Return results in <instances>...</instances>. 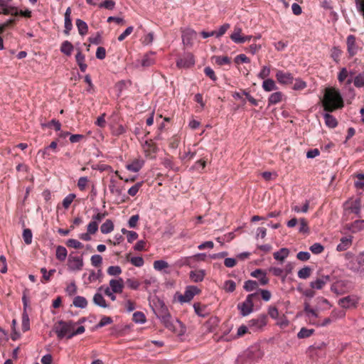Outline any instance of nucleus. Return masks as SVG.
<instances>
[{"label":"nucleus","mask_w":364,"mask_h":364,"mask_svg":"<svg viewBox=\"0 0 364 364\" xmlns=\"http://www.w3.org/2000/svg\"><path fill=\"white\" fill-rule=\"evenodd\" d=\"M154 314L164 324L166 328L176 334L183 336L186 332V326L178 318L173 319L164 301L159 297L153 299L150 303Z\"/></svg>","instance_id":"obj_1"},{"label":"nucleus","mask_w":364,"mask_h":364,"mask_svg":"<svg viewBox=\"0 0 364 364\" xmlns=\"http://www.w3.org/2000/svg\"><path fill=\"white\" fill-rule=\"evenodd\" d=\"M76 325H77V323L72 320H59L53 326V331L56 333L58 338L60 340L64 338L71 339L77 335L83 333L85 331L83 326H80L75 329Z\"/></svg>","instance_id":"obj_2"},{"label":"nucleus","mask_w":364,"mask_h":364,"mask_svg":"<svg viewBox=\"0 0 364 364\" xmlns=\"http://www.w3.org/2000/svg\"><path fill=\"white\" fill-rule=\"evenodd\" d=\"M323 109L332 112L343 107V97L338 90L327 89L323 100Z\"/></svg>","instance_id":"obj_3"},{"label":"nucleus","mask_w":364,"mask_h":364,"mask_svg":"<svg viewBox=\"0 0 364 364\" xmlns=\"http://www.w3.org/2000/svg\"><path fill=\"white\" fill-rule=\"evenodd\" d=\"M262 352L259 346H254L248 348L242 355L236 359V364H252L262 358Z\"/></svg>","instance_id":"obj_4"},{"label":"nucleus","mask_w":364,"mask_h":364,"mask_svg":"<svg viewBox=\"0 0 364 364\" xmlns=\"http://www.w3.org/2000/svg\"><path fill=\"white\" fill-rule=\"evenodd\" d=\"M258 297V293L255 292L247 296L245 301L237 304V309L240 311L242 316H247L253 311V299Z\"/></svg>","instance_id":"obj_5"},{"label":"nucleus","mask_w":364,"mask_h":364,"mask_svg":"<svg viewBox=\"0 0 364 364\" xmlns=\"http://www.w3.org/2000/svg\"><path fill=\"white\" fill-rule=\"evenodd\" d=\"M109 190L110 193L116 196V203L120 204L124 203L129 198L122 193L123 187L117 186V181L111 178L109 184Z\"/></svg>","instance_id":"obj_6"},{"label":"nucleus","mask_w":364,"mask_h":364,"mask_svg":"<svg viewBox=\"0 0 364 364\" xmlns=\"http://www.w3.org/2000/svg\"><path fill=\"white\" fill-rule=\"evenodd\" d=\"M267 323V316L264 314L259 315L257 318L248 321V327L253 332L262 330Z\"/></svg>","instance_id":"obj_7"},{"label":"nucleus","mask_w":364,"mask_h":364,"mask_svg":"<svg viewBox=\"0 0 364 364\" xmlns=\"http://www.w3.org/2000/svg\"><path fill=\"white\" fill-rule=\"evenodd\" d=\"M348 268L354 272L364 273V252H360L348 264Z\"/></svg>","instance_id":"obj_8"},{"label":"nucleus","mask_w":364,"mask_h":364,"mask_svg":"<svg viewBox=\"0 0 364 364\" xmlns=\"http://www.w3.org/2000/svg\"><path fill=\"white\" fill-rule=\"evenodd\" d=\"M200 290L196 286H188L184 294L178 296V301L181 303L189 302L196 294H198Z\"/></svg>","instance_id":"obj_9"},{"label":"nucleus","mask_w":364,"mask_h":364,"mask_svg":"<svg viewBox=\"0 0 364 364\" xmlns=\"http://www.w3.org/2000/svg\"><path fill=\"white\" fill-rule=\"evenodd\" d=\"M359 299L355 295H348L340 299L338 301V305L343 309L355 308L358 304Z\"/></svg>","instance_id":"obj_10"},{"label":"nucleus","mask_w":364,"mask_h":364,"mask_svg":"<svg viewBox=\"0 0 364 364\" xmlns=\"http://www.w3.org/2000/svg\"><path fill=\"white\" fill-rule=\"evenodd\" d=\"M195 64L194 56L191 53H187L183 57L176 60V66L178 68H189Z\"/></svg>","instance_id":"obj_11"},{"label":"nucleus","mask_w":364,"mask_h":364,"mask_svg":"<svg viewBox=\"0 0 364 364\" xmlns=\"http://www.w3.org/2000/svg\"><path fill=\"white\" fill-rule=\"evenodd\" d=\"M83 259L80 257H73L70 255L68 257V269L71 271L81 270L83 267Z\"/></svg>","instance_id":"obj_12"},{"label":"nucleus","mask_w":364,"mask_h":364,"mask_svg":"<svg viewBox=\"0 0 364 364\" xmlns=\"http://www.w3.org/2000/svg\"><path fill=\"white\" fill-rule=\"evenodd\" d=\"M277 81L280 84L289 85L291 84L294 80V76L291 73L288 72H284L282 70H278L275 75Z\"/></svg>","instance_id":"obj_13"},{"label":"nucleus","mask_w":364,"mask_h":364,"mask_svg":"<svg viewBox=\"0 0 364 364\" xmlns=\"http://www.w3.org/2000/svg\"><path fill=\"white\" fill-rule=\"evenodd\" d=\"M347 51L350 58L353 57L358 52V46L355 43V36L349 35L346 40Z\"/></svg>","instance_id":"obj_14"},{"label":"nucleus","mask_w":364,"mask_h":364,"mask_svg":"<svg viewBox=\"0 0 364 364\" xmlns=\"http://www.w3.org/2000/svg\"><path fill=\"white\" fill-rule=\"evenodd\" d=\"M196 32L191 28H187L182 32V41L185 45H192L193 41L196 38Z\"/></svg>","instance_id":"obj_15"},{"label":"nucleus","mask_w":364,"mask_h":364,"mask_svg":"<svg viewBox=\"0 0 364 364\" xmlns=\"http://www.w3.org/2000/svg\"><path fill=\"white\" fill-rule=\"evenodd\" d=\"M344 228L353 233L364 230V220H356L353 223L346 224Z\"/></svg>","instance_id":"obj_16"},{"label":"nucleus","mask_w":364,"mask_h":364,"mask_svg":"<svg viewBox=\"0 0 364 364\" xmlns=\"http://www.w3.org/2000/svg\"><path fill=\"white\" fill-rule=\"evenodd\" d=\"M330 280L331 277L329 275H323L321 278H317L315 281L311 282L310 287L311 289H321Z\"/></svg>","instance_id":"obj_17"},{"label":"nucleus","mask_w":364,"mask_h":364,"mask_svg":"<svg viewBox=\"0 0 364 364\" xmlns=\"http://www.w3.org/2000/svg\"><path fill=\"white\" fill-rule=\"evenodd\" d=\"M155 55L154 52H149L144 55L141 60V65L144 68H149L153 65L155 62V58L154 55Z\"/></svg>","instance_id":"obj_18"},{"label":"nucleus","mask_w":364,"mask_h":364,"mask_svg":"<svg viewBox=\"0 0 364 364\" xmlns=\"http://www.w3.org/2000/svg\"><path fill=\"white\" fill-rule=\"evenodd\" d=\"M353 237H343L340 240V243L336 247V250L338 252H343L349 248L352 245Z\"/></svg>","instance_id":"obj_19"},{"label":"nucleus","mask_w":364,"mask_h":364,"mask_svg":"<svg viewBox=\"0 0 364 364\" xmlns=\"http://www.w3.org/2000/svg\"><path fill=\"white\" fill-rule=\"evenodd\" d=\"M71 14V9L70 7H68L65 13V23H64V33L67 36L70 34V31L73 28V23H72V19L70 17Z\"/></svg>","instance_id":"obj_20"},{"label":"nucleus","mask_w":364,"mask_h":364,"mask_svg":"<svg viewBox=\"0 0 364 364\" xmlns=\"http://www.w3.org/2000/svg\"><path fill=\"white\" fill-rule=\"evenodd\" d=\"M109 286L114 293H122L124 288V281L121 277L118 279H111Z\"/></svg>","instance_id":"obj_21"},{"label":"nucleus","mask_w":364,"mask_h":364,"mask_svg":"<svg viewBox=\"0 0 364 364\" xmlns=\"http://www.w3.org/2000/svg\"><path fill=\"white\" fill-rule=\"evenodd\" d=\"M205 271L203 269L191 271L189 274L190 279L193 282H202L205 277Z\"/></svg>","instance_id":"obj_22"},{"label":"nucleus","mask_w":364,"mask_h":364,"mask_svg":"<svg viewBox=\"0 0 364 364\" xmlns=\"http://www.w3.org/2000/svg\"><path fill=\"white\" fill-rule=\"evenodd\" d=\"M144 166V161L138 159L134 160L131 164L126 165L127 170L132 172H138Z\"/></svg>","instance_id":"obj_23"},{"label":"nucleus","mask_w":364,"mask_h":364,"mask_svg":"<svg viewBox=\"0 0 364 364\" xmlns=\"http://www.w3.org/2000/svg\"><path fill=\"white\" fill-rule=\"evenodd\" d=\"M323 118L325 120L326 125L329 128H335L338 125L337 119L331 114L325 113L323 114Z\"/></svg>","instance_id":"obj_24"},{"label":"nucleus","mask_w":364,"mask_h":364,"mask_svg":"<svg viewBox=\"0 0 364 364\" xmlns=\"http://www.w3.org/2000/svg\"><path fill=\"white\" fill-rule=\"evenodd\" d=\"M76 26L77 28L79 34L82 36L87 34L88 31V26L85 21L83 20H81L80 18H77L75 21Z\"/></svg>","instance_id":"obj_25"},{"label":"nucleus","mask_w":364,"mask_h":364,"mask_svg":"<svg viewBox=\"0 0 364 364\" xmlns=\"http://www.w3.org/2000/svg\"><path fill=\"white\" fill-rule=\"evenodd\" d=\"M114 228L113 221L110 219H107L100 226V231L102 234H108L114 230Z\"/></svg>","instance_id":"obj_26"},{"label":"nucleus","mask_w":364,"mask_h":364,"mask_svg":"<svg viewBox=\"0 0 364 364\" xmlns=\"http://www.w3.org/2000/svg\"><path fill=\"white\" fill-rule=\"evenodd\" d=\"M73 49L74 47L73 44L68 41H65L62 43L60 50L63 54L70 56L71 55Z\"/></svg>","instance_id":"obj_27"},{"label":"nucleus","mask_w":364,"mask_h":364,"mask_svg":"<svg viewBox=\"0 0 364 364\" xmlns=\"http://www.w3.org/2000/svg\"><path fill=\"white\" fill-rule=\"evenodd\" d=\"M93 302L95 305L102 307V308H107L108 305L103 297L102 294L100 293L95 294L93 296Z\"/></svg>","instance_id":"obj_28"},{"label":"nucleus","mask_w":364,"mask_h":364,"mask_svg":"<svg viewBox=\"0 0 364 364\" xmlns=\"http://www.w3.org/2000/svg\"><path fill=\"white\" fill-rule=\"evenodd\" d=\"M262 88L266 92H271L277 90L275 82L270 78L266 79L262 82Z\"/></svg>","instance_id":"obj_29"},{"label":"nucleus","mask_w":364,"mask_h":364,"mask_svg":"<svg viewBox=\"0 0 364 364\" xmlns=\"http://www.w3.org/2000/svg\"><path fill=\"white\" fill-rule=\"evenodd\" d=\"M289 250L288 248L283 247L281 248L279 251L275 252L274 253V258L276 260L283 261L289 255Z\"/></svg>","instance_id":"obj_30"},{"label":"nucleus","mask_w":364,"mask_h":364,"mask_svg":"<svg viewBox=\"0 0 364 364\" xmlns=\"http://www.w3.org/2000/svg\"><path fill=\"white\" fill-rule=\"evenodd\" d=\"M67 255H68V251L65 247L58 245L56 247L55 256H56L57 259H58L60 262H63L65 260Z\"/></svg>","instance_id":"obj_31"},{"label":"nucleus","mask_w":364,"mask_h":364,"mask_svg":"<svg viewBox=\"0 0 364 364\" xmlns=\"http://www.w3.org/2000/svg\"><path fill=\"white\" fill-rule=\"evenodd\" d=\"M282 92H275L270 95L268 99V105H276L282 101Z\"/></svg>","instance_id":"obj_32"},{"label":"nucleus","mask_w":364,"mask_h":364,"mask_svg":"<svg viewBox=\"0 0 364 364\" xmlns=\"http://www.w3.org/2000/svg\"><path fill=\"white\" fill-rule=\"evenodd\" d=\"M73 304L75 307L85 309L87 306V301L84 296H77L74 298Z\"/></svg>","instance_id":"obj_33"},{"label":"nucleus","mask_w":364,"mask_h":364,"mask_svg":"<svg viewBox=\"0 0 364 364\" xmlns=\"http://www.w3.org/2000/svg\"><path fill=\"white\" fill-rule=\"evenodd\" d=\"M193 309L195 311V313L200 316V317H205L208 314L206 312V306H202L200 303H195L193 304Z\"/></svg>","instance_id":"obj_34"},{"label":"nucleus","mask_w":364,"mask_h":364,"mask_svg":"<svg viewBox=\"0 0 364 364\" xmlns=\"http://www.w3.org/2000/svg\"><path fill=\"white\" fill-rule=\"evenodd\" d=\"M19 11L17 7L15 6H7V8H4L3 10H0V15H11L14 16H18Z\"/></svg>","instance_id":"obj_35"},{"label":"nucleus","mask_w":364,"mask_h":364,"mask_svg":"<svg viewBox=\"0 0 364 364\" xmlns=\"http://www.w3.org/2000/svg\"><path fill=\"white\" fill-rule=\"evenodd\" d=\"M360 203L361 200L360 198L355 199L348 208L350 211L357 215L360 216Z\"/></svg>","instance_id":"obj_36"},{"label":"nucleus","mask_w":364,"mask_h":364,"mask_svg":"<svg viewBox=\"0 0 364 364\" xmlns=\"http://www.w3.org/2000/svg\"><path fill=\"white\" fill-rule=\"evenodd\" d=\"M132 320L136 323H144L146 321L144 314L141 311H136L133 314Z\"/></svg>","instance_id":"obj_37"},{"label":"nucleus","mask_w":364,"mask_h":364,"mask_svg":"<svg viewBox=\"0 0 364 364\" xmlns=\"http://www.w3.org/2000/svg\"><path fill=\"white\" fill-rule=\"evenodd\" d=\"M314 333V329H309L306 328H301L299 333H297V337L299 338H306L310 337Z\"/></svg>","instance_id":"obj_38"},{"label":"nucleus","mask_w":364,"mask_h":364,"mask_svg":"<svg viewBox=\"0 0 364 364\" xmlns=\"http://www.w3.org/2000/svg\"><path fill=\"white\" fill-rule=\"evenodd\" d=\"M304 311L309 318H311V317L318 318V313L314 309L311 308V306L308 302H304Z\"/></svg>","instance_id":"obj_39"},{"label":"nucleus","mask_w":364,"mask_h":364,"mask_svg":"<svg viewBox=\"0 0 364 364\" xmlns=\"http://www.w3.org/2000/svg\"><path fill=\"white\" fill-rule=\"evenodd\" d=\"M30 329V319L27 312L22 314V331H28Z\"/></svg>","instance_id":"obj_40"},{"label":"nucleus","mask_w":364,"mask_h":364,"mask_svg":"<svg viewBox=\"0 0 364 364\" xmlns=\"http://www.w3.org/2000/svg\"><path fill=\"white\" fill-rule=\"evenodd\" d=\"M311 269L308 266H305L298 272V277L300 279H306L311 275Z\"/></svg>","instance_id":"obj_41"},{"label":"nucleus","mask_w":364,"mask_h":364,"mask_svg":"<svg viewBox=\"0 0 364 364\" xmlns=\"http://www.w3.org/2000/svg\"><path fill=\"white\" fill-rule=\"evenodd\" d=\"M113 322V320L109 316H104L102 317L100 322L95 326L94 329H98L100 328H102L108 324H111Z\"/></svg>","instance_id":"obj_42"},{"label":"nucleus","mask_w":364,"mask_h":364,"mask_svg":"<svg viewBox=\"0 0 364 364\" xmlns=\"http://www.w3.org/2000/svg\"><path fill=\"white\" fill-rule=\"evenodd\" d=\"M258 287V283L254 280H247L245 282L243 288L247 291H252Z\"/></svg>","instance_id":"obj_43"},{"label":"nucleus","mask_w":364,"mask_h":364,"mask_svg":"<svg viewBox=\"0 0 364 364\" xmlns=\"http://www.w3.org/2000/svg\"><path fill=\"white\" fill-rule=\"evenodd\" d=\"M206 166L205 161L203 159L198 160L191 167V170H196L201 173Z\"/></svg>","instance_id":"obj_44"},{"label":"nucleus","mask_w":364,"mask_h":364,"mask_svg":"<svg viewBox=\"0 0 364 364\" xmlns=\"http://www.w3.org/2000/svg\"><path fill=\"white\" fill-rule=\"evenodd\" d=\"M205 253H198L193 255V257H188L186 259V262L184 264H189V260L193 259L194 261H205L206 259Z\"/></svg>","instance_id":"obj_45"},{"label":"nucleus","mask_w":364,"mask_h":364,"mask_svg":"<svg viewBox=\"0 0 364 364\" xmlns=\"http://www.w3.org/2000/svg\"><path fill=\"white\" fill-rule=\"evenodd\" d=\"M353 83L356 87H362L364 86V71L355 77Z\"/></svg>","instance_id":"obj_46"},{"label":"nucleus","mask_w":364,"mask_h":364,"mask_svg":"<svg viewBox=\"0 0 364 364\" xmlns=\"http://www.w3.org/2000/svg\"><path fill=\"white\" fill-rule=\"evenodd\" d=\"M33 234L30 229L26 228L23 231V239L26 245H30L32 242Z\"/></svg>","instance_id":"obj_47"},{"label":"nucleus","mask_w":364,"mask_h":364,"mask_svg":"<svg viewBox=\"0 0 364 364\" xmlns=\"http://www.w3.org/2000/svg\"><path fill=\"white\" fill-rule=\"evenodd\" d=\"M214 58L215 60V63L218 65H229L230 64V58L225 55V56H214Z\"/></svg>","instance_id":"obj_48"},{"label":"nucleus","mask_w":364,"mask_h":364,"mask_svg":"<svg viewBox=\"0 0 364 364\" xmlns=\"http://www.w3.org/2000/svg\"><path fill=\"white\" fill-rule=\"evenodd\" d=\"M42 127H49V128H51L52 127H53L55 131H60V128H61V124L58 120H57L55 119H53L51 121H50L47 124H42Z\"/></svg>","instance_id":"obj_49"},{"label":"nucleus","mask_w":364,"mask_h":364,"mask_svg":"<svg viewBox=\"0 0 364 364\" xmlns=\"http://www.w3.org/2000/svg\"><path fill=\"white\" fill-rule=\"evenodd\" d=\"M65 244L68 247H73L75 249H80L83 247V245L75 239H68Z\"/></svg>","instance_id":"obj_50"},{"label":"nucleus","mask_w":364,"mask_h":364,"mask_svg":"<svg viewBox=\"0 0 364 364\" xmlns=\"http://www.w3.org/2000/svg\"><path fill=\"white\" fill-rule=\"evenodd\" d=\"M168 267V262L164 260L159 259L154 262V268L158 271H161L162 269L167 268Z\"/></svg>","instance_id":"obj_51"},{"label":"nucleus","mask_w":364,"mask_h":364,"mask_svg":"<svg viewBox=\"0 0 364 364\" xmlns=\"http://www.w3.org/2000/svg\"><path fill=\"white\" fill-rule=\"evenodd\" d=\"M300 226L299 228V232L301 233H309V228L308 226V223L305 218H300L299 220Z\"/></svg>","instance_id":"obj_52"},{"label":"nucleus","mask_w":364,"mask_h":364,"mask_svg":"<svg viewBox=\"0 0 364 364\" xmlns=\"http://www.w3.org/2000/svg\"><path fill=\"white\" fill-rule=\"evenodd\" d=\"M229 28H230L229 23H224L218 28V31H213L215 33V36L216 38H220V36H222L223 35H224L226 33V31L228 30Z\"/></svg>","instance_id":"obj_53"},{"label":"nucleus","mask_w":364,"mask_h":364,"mask_svg":"<svg viewBox=\"0 0 364 364\" xmlns=\"http://www.w3.org/2000/svg\"><path fill=\"white\" fill-rule=\"evenodd\" d=\"M143 182H138L135 185L132 186L131 188H129L127 193L131 196H135L139 188L141 187Z\"/></svg>","instance_id":"obj_54"},{"label":"nucleus","mask_w":364,"mask_h":364,"mask_svg":"<svg viewBox=\"0 0 364 364\" xmlns=\"http://www.w3.org/2000/svg\"><path fill=\"white\" fill-rule=\"evenodd\" d=\"M310 250L312 253L318 255L324 250V247L321 244L316 242L310 247Z\"/></svg>","instance_id":"obj_55"},{"label":"nucleus","mask_w":364,"mask_h":364,"mask_svg":"<svg viewBox=\"0 0 364 364\" xmlns=\"http://www.w3.org/2000/svg\"><path fill=\"white\" fill-rule=\"evenodd\" d=\"M236 284L232 280H227L224 284V289L227 292H233L235 290Z\"/></svg>","instance_id":"obj_56"},{"label":"nucleus","mask_w":364,"mask_h":364,"mask_svg":"<svg viewBox=\"0 0 364 364\" xmlns=\"http://www.w3.org/2000/svg\"><path fill=\"white\" fill-rule=\"evenodd\" d=\"M75 197L76 196L74 193L68 194L63 200V206L65 208H68Z\"/></svg>","instance_id":"obj_57"},{"label":"nucleus","mask_w":364,"mask_h":364,"mask_svg":"<svg viewBox=\"0 0 364 364\" xmlns=\"http://www.w3.org/2000/svg\"><path fill=\"white\" fill-rule=\"evenodd\" d=\"M122 273L119 266H110L107 269V274L111 276H118Z\"/></svg>","instance_id":"obj_58"},{"label":"nucleus","mask_w":364,"mask_h":364,"mask_svg":"<svg viewBox=\"0 0 364 364\" xmlns=\"http://www.w3.org/2000/svg\"><path fill=\"white\" fill-rule=\"evenodd\" d=\"M41 272L43 274V279L46 281H49L50 277L55 272V269H50L49 272H48L46 267H42L41 269Z\"/></svg>","instance_id":"obj_59"},{"label":"nucleus","mask_w":364,"mask_h":364,"mask_svg":"<svg viewBox=\"0 0 364 364\" xmlns=\"http://www.w3.org/2000/svg\"><path fill=\"white\" fill-rule=\"evenodd\" d=\"M129 326H125L124 328H122V326H114L112 328V332H111V334L112 335H114V336H122L123 335V331L125 329V328H129Z\"/></svg>","instance_id":"obj_60"},{"label":"nucleus","mask_w":364,"mask_h":364,"mask_svg":"<svg viewBox=\"0 0 364 364\" xmlns=\"http://www.w3.org/2000/svg\"><path fill=\"white\" fill-rule=\"evenodd\" d=\"M306 87V82L299 78L295 80L293 89L294 90H301Z\"/></svg>","instance_id":"obj_61"},{"label":"nucleus","mask_w":364,"mask_h":364,"mask_svg":"<svg viewBox=\"0 0 364 364\" xmlns=\"http://www.w3.org/2000/svg\"><path fill=\"white\" fill-rule=\"evenodd\" d=\"M126 284L129 288L134 290L137 289L140 286V283L137 280L132 278L127 279Z\"/></svg>","instance_id":"obj_62"},{"label":"nucleus","mask_w":364,"mask_h":364,"mask_svg":"<svg viewBox=\"0 0 364 364\" xmlns=\"http://www.w3.org/2000/svg\"><path fill=\"white\" fill-rule=\"evenodd\" d=\"M204 73L207 77H210L214 82L218 80L214 70L210 67H205L204 68Z\"/></svg>","instance_id":"obj_63"},{"label":"nucleus","mask_w":364,"mask_h":364,"mask_svg":"<svg viewBox=\"0 0 364 364\" xmlns=\"http://www.w3.org/2000/svg\"><path fill=\"white\" fill-rule=\"evenodd\" d=\"M90 260L94 267H99L102 262V257L100 255H94L91 257Z\"/></svg>","instance_id":"obj_64"}]
</instances>
